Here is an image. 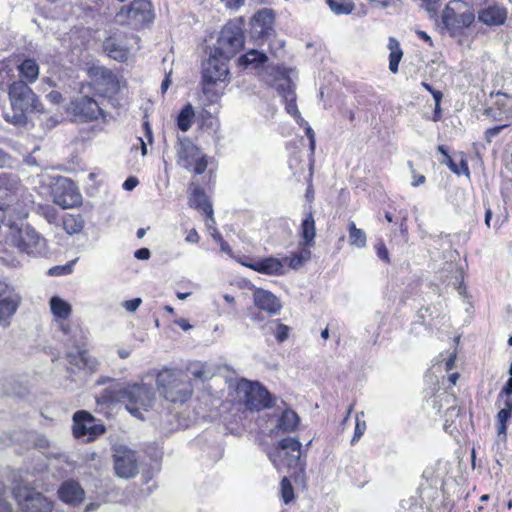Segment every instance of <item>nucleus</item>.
<instances>
[{
  "label": "nucleus",
  "instance_id": "nucleus-39",
  "mask_svg": "<svg viewBox=\"0 0 512 512\" xmlns=\"http://www.w3.org/2000/svg\"><path fill=\"white\" fill-rule=\"evenodd\" d=\"M6 494L5 484L0 480V512H13L12 505L7 500Z\"/></svg>",
  "mask_w": 512,
  "mask_h": 512
},
{
  "label": "nucleus",
  "instance_id": "nucleus-16",
  "mask_svg": "<svg viewBox=\"0 0 512 512\" xmlns=\"http://www.w3.org/2000/svg\"><path fill=\"white\" fill-rule=\"evenodd\" d=\"M54 202L62 208H71L81 202V195L78 193L73 183L64 179L53 191Z\"/></svg>",
  "mask_w": 512,
  "mask_h": 512
},
{
  "label": "nucleus",
  "instance_id": "nucleus-62",
  "mask_svg": "<svg viewBox=\"0 0 512 512\" xmlns=\"http://www.w3.org/2000/svg\"><path fill=\"white\" fill-rule=\"evenodd\" d=\"M426 5H427V10L429 12H433L435 13L436 12V7H435V4L439 1V0H423Z\"/></svg>",
  "mask_w": 512,
  "mask_h": 512
},
{
  "label": "nucleus",
  "instance_id": "nucleus-25",
  "mask_svg": "<svg viewBox=\"0 0 512 512\" xmlns=\"http://www.w3.org/2000/svg\"><path fill=\"white\" fill-rule=\"evenodd\" d=\"M301 245L305 247H313L316 237V226L312 212L310 211L301 223Z\"/></svg>",
  "mask_w": 512,
  "mask_h": 512
},
{
  "label": "nucleus",
  "instance_id": "nucleus-38",
  "mask_svg": "<svg viewBox=\"0 0 512 512\" xmlns=\"http://www.w3.org/2000/svg\"><path fill=\"white\" fill-rule=\"evenodd\" d=\"M280 492L282 500L285 504L290 503L294 499V489L292 487L290 480L287 477H284L281 480Z\"/></svg>",
  "mask_w": 512,
  "mask_h": 512
},
{
  "label": "nucleus",
  "instance_id": "nucleus-40",
  "mask_svg": "<svg viewBox=\"0 0 512 512\" xmlns=\"http://www.w3.org/2000/svg\"><path fill=\"white\" fill-rule=\"evenodd\" d=\"M73 264H74V261H72V262H70V263H68L66 265L54 266V267L49 269L48 274L51 275V276H59V275L70 274L72 272Z\"/></svg>",
  "mask_w": 512,
  "mask_h": 512
},
{
  "label": "nucleus",
  "instance_id": "nucleus-42",
  "mask_svg": "<svg viewBox=\"0 0 512 512\" xmlns=\"http://www.w3.org/2000/svg\"><path fill=\"white\" fill-rule=\"evenodd\" d=\"M366 429V423L365 421H360L359 419V416L356 417V425H355V431H354V436L352 438V441L351 443H355L356 441H358L361 436L364 434V431Z\"/></svg>",
  "mask_w": 512,
  "mask_h": 512
},
{
  "label": "nucleus",
  "instance_id": "nucleus-14",
  "mask_svg": "<svg viewBox=\"0 0 512 512\" xmlns=\"http://www.w3.org/2000/svg\"><path fill=\"white\" fill-rule=\"evenodd\" d=\"M67 112L76 121H92L98 119L102 114L99 104L92 98L81 96L75 98L67 107Z\"/></svg>",
  "mask_w": 512,
  "mask_h": 512
},
{
  "label": "nucleus",
  "instance_id": "nucleus-63",
  "mask_svg": "<svg viewBox=\"0 0 512 512\" xmlns=\"http://www.w3.org/2000/svg\"><path fill=\"white\" fill-rule=\"evenodd\" d=\"M143 125H144L145 131H146V136L148 138V141L151 143L152 142V130H151L150 124L147 121H145L143 123Z\"/></svg>",
  "mask_w": 512,
  "mask_h": 512
},
{
  "label": "nucleus",
  "instance_id": "nucleus-55",
  "mask_svg": "<svg viewBox=\"0 0 512 512\" xmlns=\"http://www.w3.org/2000/svg\"><path fill=\"white\" fill-rule=\"evenodd\" d=\"M174 323L179 326L181 329H183L184 331H188L190 329H192V325L186 320V319H176L174 321Z\"/></svg>",
  "mask_w": 512,
  "mask_h": 512
},
{
  "label": "nucleus",
  "instance_id": "nucleus-57",
  "mask_svg": "<svg viewBox=\"0 0 512 512\" xmlns=\"http://www.w3.org/2000/svg\"><path fill=\"white\" fill-rule=\"evenodd\" d=\"M186 241L190 243H197L199 241V235L195 229L189 232L186 236Z\"/></svg>",
  "mask_w": 512,
  "mask_h": 512
},
{
  "label": "nucleus",
  "instance_id": "nucleus-6",
  "mask_svg": "<svg viewBox=\"0 0 512 512\" xmlns=\"http://www.w3.org/2000/svg\"><path fill=\"white\" fill-rule=\"evenodd\" d=\"M177 164L196 175L205 172L207 168L206 156L188 138H179L176 146Z\"/></svg>",
  "mask_w": 512,
  "mask_h": 512
},
{
  "label": "nucleus",
  "instance_id": "nucleus-52",
  "mask_svg": "<svg viewBox=\"0 0 512 512\" xmlns=\"http://www.w3.org/2000/svg\"><path fill=\"white\" fill-rule=\"evenodd\" d=\"M46 98L53 104H59L62 101V95L58 91L49 92Z\"/></svg>",
  "mask_w": 512,
  "mask_h": 512
},
{
  "label": "nucleus",
  "instance_id": "nucleus-10",
  "mask_svg": "<svg viewBox=\"0 0 512 512\" xmlns=\"http://www.w3.org/2000/svg\"><path fill=\"white\" fill-rule=\"evenodd\" d=\"M267 456L278 471L283 464L287 467H296L301 456V443L295 438L282 439Z\"/></svg>",
  "mask_w": 512,
  "mask_h": 512
},
{
  "label": "nucleus",
  "instance_id": "nucleus-54",
  "mask_svg": "<svg viewBox=\"0 0 512 512\" xmlns=\"http://www.w3.org/2000/svg\"><path fill=\"white\" fill-rule=\"evenodd\" d=\"M442 163L446 164L452 172H454L457 175H460L461 171L459 170L457 164L452 160L451 157H448L447 159L442 161Z\"/></svg>",
  "mask_w": 512,
  "mask_h": 512
},
{
  "label": "nucleus",
  "instance_id": "nucleus-8",
  "mask_svg": "<svg viewBox=\"0 0 512 512\" xmlns=\"http://www.w3.org/2000/svg\"><path fill=\"white\" fill-rule=\"evenodd\" d=\"M153 20L152 5L148 0H133L123 6L115 15V21L121 25L139 26Z\"/></svg>",
  "mask_w": 512,
  "mask_h": 512
},
{
  "label": "nucleus",
  "instance_id": "nucleus-33",
  "mask_svg": "<svg viewBox=\"0 0 512 512\" xmlns=\"http://www.w3.org/2000/svg\"><path fill=\"white\" fill-rule=\"evenodd\" d=\"M349 244L356 248H364L367 244L366 233L356 227L353 221L348 224Z\"/></svg>",
  "mask_w": 512,
  "mask_h": 512
},
{
  "label": "nucleus",
  "instance_id": "nucleus-18",
  "mask_svg": "<svg viewBox=\"0 0 512 512\" xmlns=\"http://www.w3.org/2000/svg\"><path fill=\"white\" fill-rule=\"evenodd\" d=\"M274 14L272 10L264 8L259 10L251 19V35L260 39L270 34L273 28Z\"/></svg>",
  "mask_w": 512,
  "mask_h": 512
},
{
  "label": "nucleus",
  "instance_id": "nucleus-12",
  "mask_svg": "<svg viewBox=\"0 0 512 512\" xmlns=\"http://www.w3.org/2000/svg\"><path fill=\"white\" fill-rule=\"evenodd\" d=\"M105 427L85 410L77 411L73 416V434L78 439L93 441L103 434Z\"/></svg>",
  "mask_w": 512,
  "mask_h": 512
},
{
  "label": "nucleus",
  "instance_id": "nucleus-34",
  "mask_svg": "<svg viewBox=\"0 0 512 512\" xmlns=\"http://www.w3.org/2000/svg\"><path fill=\"white\" fill-rule=\"evenodd\" d=\"M195 117L194 108L191 104L185 105L177 116V126L183 132L190 129Z\"/></svg>",
  "mask_w": 512,
  "mask_h": 512
},
{
  "label": "nucleus",
  "instance_id": "nucleus-20",
  "mask_svg": "<svg viewBox=\"0 0 512 512\" xmlns=\"http://www.w3.org/2000/svg\"><path fill=\"white\" fill-rule=\"evenodd\" d=\"M241 264L258 273L269 276H279L285 273L283 261L275 257H267L250 262H241Z\"/></svg>",
  "mask_w": 512,
  "mask_h": 512
},
{
  "label": "nucleus",
  "instance_id": "nucleus-59",
  "mask_svg": "<svg viewBox=\"0 0 512 512\" xmlns=\"http://www.w3.org/2000/svg\"><path fill=\"white\" fill-rule=\"evenodd\" d=\"M219 243L221 247V251L227 254H231L232 250L229 246V244L223 240L222 236H219Z\"/></svg>",
  "mask_w": 512,
  "mask_h": 512
},
{
  "label": "nucleus",
  "instance_id": "nucleus-46",
  "mask_svg": "<svg viewBox=\"0 0 512 512\" xmlns=\"http://www.w3.org/2000/svg\"><path fill=\"white\" fill-rule=\"evenodd\" d=\"M44 216L49 223L56 224L58 222V213L54 207H47L44 210Z\"/></svg>",
  "mask_w": 512,
  "mask_h": 512
},
{
  "label": "nucleus",
  "instance_id": "nucleus-2",
  "mask_svg": "<svg viewBox=\"0 0 512 512\" xmlns=\"http://www.w3.org/2000/svg\"><path fill=\"white\" fill-rule=\"evenodd\" d=\"M156 384L163 397L172 403H184L193 393L189 376L179 369H162L157 374Z\"/></svg>",
  "mask_w": 512,
  "mask_h": 512
},
{
  "label": "nucleus",
  "instance_id": "nucleus-32",
  "mask_svg": "<svg viewBox=\"0 0 512 512\" xmlns=\"http://www.w3.org/2000/svg\"><path fill=\"white\" fill-rule=\"evenodd\" d=\"M62 226L68 234L73 235L83 229L84 221L80 214H65L62 218Z\"/></svg>",
  "mask_w": 512,
  "mask_h": 512
},
{
  "label": "nucleus",
  "instance_id": "nucleus-56",
  "mask_svg": "<svg viewBox=\"0 0 512 512\" xmlns=\"http://www.w3.org/2000/svg\"><path fill=\"white\" fill-rule=\"evenodd\" d=\"M297 255L305 263L311 258V251L303 246L302 250L297 253Z\"/></svg>",
  "mask_w": 512,
  "mask_h": 512
},
{
  "label": "nucleus",
  "instance_id": "nucleus-51",
  "mask_svg": "<svg viewBox=\"0 0 512 512\" xmlns=\"http://www.w3.org/2000/svg\"><path fill=\"white\" fill-rule=\"evenodd\" d=\"M192 375L200 380H206L211 377V374L204 370V368L194 369Z\"/></svg>",
  "mask_w": 512,
  "mask_h": 512
},
{
  "label": "nucleus",
  "instance_id": "nucleus-36",
  "mask_svg": "<svg viewBox=\"0 0 512 512\" xmlns=\"http://www.w3.org/2000/svg\"><path fill=\"white\" fill-rule=\"evenodd\" d=\"M331 11L335 14H350L355 5L351 0H326Z\"/></svg>",
  "mask_w": 512,
  "mask_h": 512
},
{
  "label": "nucleus",
  "instance_id": "nucleus-27",
  "mask_svg": "<svg viewBox=\"0 0 512 512\" xmlns=\"http://www.w3.org/2000/svg\"><path fill=\"white\" fill-rule=\"evenodd\" d=\"M19 302L16 297H6L0 300V325L6 327L10 324V319L15 314Z\"/></svg>",
  "mask_w": 512,
  "mask_h": 512
},
{
  "label": "nucleus",
  "instance_id": "nucleus-11",
  "mask_svg": "<svg viewBox=\"0 0 512 512\" xmlns=\"http://www.w3.org/2000/svg\"><path fill=\"white\" fill-rule=\"evenodd\" d=\"M13 495L24 512H53V502L34 489L18 486L14 488Z\"/></svg>",
  "mask_w": 512,
  "mask_h": 512
},
{
  "label": "nucleus",
  "instance_id": "nucleus-13",
  "mask_svg": "<svg viewBox=\"0 0 512 512\" xmlns=\"http://www.w3.org/2000/svg\"><path fill=\"white\" fill-rule=\"evenodd\" d=\"M113 450L116 475L124 479L136 476L138 473V465L135 452L123 445L114 446Z\"/></svg>",
  "mask_w": 512,
  "mask_h": 512
},
{
  "label": "nucleus",
  "instance_id": "nucleus-58",
  "mask_svg": "<svg viewBox=\"0 0 512 512\" xmlns=\"http://www.w3.org/2000/svg\"><path fill=\"white\" fill-rule=\"evenodd\" d=\"M170 76H171V72L166 74L165 79L161 83V91H162V93H165L168 90V88H169V86L171 84Z\"/></svg>",
  "mask_w": 512,
  "mask_h": 512
},
{
  "label": "nucleus",
  "instance_id": "nucleus-30",
  "mask_svg": "<svg viewBox=\"0 0 512 512\" xmlns=\"http://www.w3.org/2000/svg\"><path fill=\"white\" fill-rule=\"evenodd\" d=\"M50 308L53 315L62 320L68 319L72 313L71 305L57 296L50 299Z\"/></svg>",
  "mask_w": 512,
  "mask_h": 512
},
{
  "label": "nucleus",
  "instance_id": "nucleus-44",
  "mask_svg": "<svg viewBox=\"0 0 512 512\" xmlns=\"http://www.w3.org/2000/svg\"><path fill=\"white\" fill-rule=\"evenodd\" d=\"M141 303H142L141 298H134V299H131V300L124 301L123 302V307L128 312H134V311H136L138 309V307L141 305Z\"/></svg>",
  "mask_w": 512,
  "mask_h": 512
},
{
  "label": "nucleus",
  "instance_id": "nucleus-47",
  "mask_svg": "<svg viewBox=\"0 0 512 512\" xmlns=\"http://www.w3.org/2000/svg\"><path fill=\"white\" fill-rule=\"evenodd\" d=\"M508 127V124L495 126L486 131L485 136L488 142H491L494 137H496L504 128Z\"/></svg>",
  "mask_w": 512,
  "mask_h": 512
},
{
  "label": "nucleus",
  "instance_id": "nucleus-28",
  "mask_svg": "<svg viewBox=\"0 0 512 512\" xmlns=\"http://www.w3.org/2000/svg\"><path fill=\"white\" fill-rule=\"evenodd\" d=\"M268 60L265 53L258 50H249L245 55L241 56L238 60L239 65L244 68L258 69L261 65Z\"/></svg>",
  "mask_w": 512,
  "mask_h": 512
},
{
  "label": "nucleus",
  "instance_id": "nucleus-1",
  "mask_svg": "<svg viewBox=\"0 0 512 512\" xmlns=\"http://www.w3.org/2000/svg\"><path fill=\"white\" fill-rule=\"evenodd\" d=\"M8 94L11 108L9 111H5L4 118L9 123L18 126L25 125L29 113L41 110L38 97L22 80L11 83Z\"/></svg>",
  "mask_w": 512,
  "mask_h": 512
},
{
  "label": "nucleus",
  "instance_id": "nucleus-21",
  "mask_svg": "<svg viewBox=\"0 0 512 512\" xmlns=\"http://www.w3.org/2000/svg\"><path fill=\"white\" fill-rule=\"evenodd\" d=\"M58 495L63 502L77 505L84 500L85 492L77 481L67 480L61 484Z\"/></svg>",
  "mask_w": 512,
  "mask_h": 512
},
{
  "label": "nucleus",
  "instance_id": "nucleus-45",
  "mask_svg": "<svg viewBox=\"0 0 512 512\" xmlns=\"http://www.w3.org/2000/svg\"><path fill=\"white\" fill-rule=\"evenodd\" d=\"M498 397H505V399L512 398V377L509 376Z\"/></svg>",
  "mask_w": 512,
  "mask_h": 512
},
{
  "label": "nucleus",
  "instance_id": "nucleus-23",
  "mask_svg": "<svg viewBox=\"0 0 512 512\" xmlns=\"http://www.w3.org/2000/svg\"><path fill=\"white\" fill-rule=\"evenodd\" d=\"M507 18V11L504 7L499 5L489 6L485 9H482L478 13V19L480 22L492 26V25H501Z\"/></svg>",
  "mask_w": 512,
  "mask_h": 512
},
{
  "label": "nucleus",
  "instance_id": "nucleus-26",
  "mask_svg": "<svg viewBox=\"0 0 512 512\" xmlns=\"http://www.w3.org/2000/svg\"><path fill=\"white\" fill-rule=\"evenodd\" d=\"M512 416V398L504 399L503 407L500 409L496 416L497 421V433L498 436H502L503 440H506L507 434V421Z\"/></svg>",
  "mask_w": 512,
  "mask_h": 512
},
{
  "label": "nucleus",
  "instance_id": "nucleus-5",
  "mask_svg": "<svg viewBox=\"0 0 512 512\" xmlns=\"http://www.w3.org/2000/svg\"><path fill=\"white\" fill-rule=\"evenodd\" d=\"M244 45L240 19L228 22L221 30L214 51L224 59L232 58Z\"/></svg>",
  "mask_w": 512,
  "mask_h": 512
},
{
  "label": "nucleus",
  "instance_id": "nucleus-22",
  "mask_svg": "<svg viewBox=\"0 0 512 512\" xmlns=\"http://www.w3.org/2000/svg\"><path fill=\"white\" fill-rule=\"evenodd\" d=\"M190 186L192 188V194L189 198L190 206L201 210L210 218V221L214 223L212 205L206 194L194 181L191 182Z\"/></svg>",
  "mask_w": 512,
  "mask_h": 512
},
{
  "label": "nucleus",
  "instance_id": "nucleus-24",
  "mask_svg": "<svg viewBox=\"0 0 512 512\" xmlns=\"http://www.w3.org/2000/svg\"><path fill=\"white\" fill-rule=\"evenodd\" d=\"M103 47L107 55L117 61H124L128 57V47L122 44L117 37L106 39Z\"/></svg>",
  "mask_w": 512,
  "mask_h": 512
},
{
  "label": "nucleus",
  "instance_id": "nucleus-53",
  "mask_svg": "<svg viewBox=\"0 0 512 512\" xmlns=\"http://www.w3.org/2000/svg\"><path fill=\"white\" fill-rule=\"evenodd\" d=\"M150 250L148 248H141L136 250L135 257L139 260H148L150 258Z\"/></svg>",
  "mask_w": 512,
  "mask_h": 512
},
{
  "label": "nucleus",
  "instance_id": "nucleus-61",
  "mask_svg": "<svg viewBox=\"0 0 512 512\" xmlns=\"http://www.w3.org/2000/svg\"><path fill=\"white\" fill-rule=\"evenodd\" d=\"M24 161L28 166H39L37 159L32 154L26 156Z\"/></svg>",
  "mask_w": 512,
  "mask_h": 512
},
{
  "label": "nucleus",
  "instance_id": "nucleus-64",
  "mask_svg": "<svg viewBox=\"0 0 512 512\" xmlns=\"http://www.w3.org/2000/svg\"><path fill=\"white\" fill-rule=\"evenodd\" d=\"M418 35H419V37H420L421 39H423L425 42H427L430 46H432V45H433V44H432V40H431L430 36H429L426 32H424V31H419V32H418Z\"/></svg>",
  "mask_w": 512,
  "mask_h": 512
},
{
  "label": "nucleus",
  "instance_id": "nucleus-9",
  "mask_svg": "<svg viewBox=\"0 0 512 512\" xmlns=\"http://www.w3.org/2000/svg\"><path fill=\"white\" fill-rule=\"evenodd\" d=\"M442 20L448 29L458 30L470 26L475 14L465 1L451 0L443 11Z\"/></svg>",
  "mask_w": 512,
  "mask_h": 512
},
{
  "label": "nucleus",
  "instance_id": "nucleus-50",
  "mask_svg": "<svg viewBox=\"0 0 512 512\" xmlns=\"http://www.w3.org/2000/svg\"><path fill=\"white\" fill-rule=\"evenodd\" d=\"M139 181L136 177H128L124 183H123V188L127 191H130V190H133L137 185H138Z\"/></svg>",
  "mask_w": 512,
  "mask_h": 512
},
{
  "label": "nucleus",
  "instance_id": "nucleus-29",
  "mask_svg": "<svg viewBox=\"0 0 512 512\" xmlns=\"http://www.w3.org/2000/svg\"><path fill=\"white\" fill-rule=\"evenodd\" d=\"M299 420L296 412L286 409L278 420L277 428L283 432H293L297 428Z\"/></svg>",
  "mask_w": 512,
  "mask_h": 512
},
{
  "label": "nucleus",
  "instance_id": "nucleus-15",
  "mask_svg": "<svg viewBox=\"0 0 512 512\" xmlns=\"http://www.w3.org/2000/svg\"><path fill=\"white\" fill-rule=\"evenodd\" d=\"M67 362V371L74 382L81 381L82 374L94 371L98 365L97 360L91 357L85 350L69 353L67 355Z\"/></svg>",
  "mask_w": 512,
  "mask_h": 512
},
{
  "label": "nucleus",
  "instance_id": "nucleus-17",
  "mask_svg": "<svg viewBox=\"0 0 512 512\" xmlns=\"http://www.w3.org/2000/svg\"><path fill=\"white\" fill-rule=\"evenodd\" d=\"M228 60L229 59H224L214 52L203 68L204 80L208 83L224 81L229 72L227 66Z\"/></svg>",
  "mask_w": 512,
  "mask_h": 512
},
{
  "label": "nucleus",
  "instance_id": "nucleus-41",
  "mask_svg": "<svg viewBox=\"0 0 512 512\" xmlns=\"http://www.w3.org/2000/svg\"><path fill=\"white\" fill-rule=\"evenodd\" d=\"M281 260L283 261V266L285 265V263H287L290 268L295 269V270L299 269L304 264V262L300 259V257L297 255V253L293 254L290 257H284Z\"/></svg>",
  "mask_w": 512,
  "mask_h": 512
},
{
  "label": "nucleus",
  "instance_id": "nucleus-7",
  "mask_svg": "<svg viewBox=\"0 0 512 512\" xmlns=\"http://www.w3.org/2000/svg\"><path fill=\"white\" fill-rule=\"evenodd\" d=\"M237 393L246 408L251 411H260L269 408L272 404L268 390L257 382L240 381L237 385Z\"/></svg>",
  "mask_w": 512,
  "mask_h": 512
},
{
  "label": "nucleus",
  "instance_id": "nucleus-19",
  "mask_svg": "<svg viewBox=\"0 0 512 512\" xmlns=\"http://www.w3.org/2000/svg\"><path fill=\"white\" fill-rule=\"evenodd\" d=\"M252 296L255 307L269 315H276L282 309V304L279 298L269 290L255 288Z\"/></svg>",
  "mask_w": 512,
  "mask_h": 512
},
{
  "label": "nucleus",
  "instance_id": "nucleus-48",
  "mask_svg": "<svg viewBox=\"0 0 512 512\" xmlns=\"http://www.w3.org/2000/svg\"><path fill=\"white\" fill-rule=\"evenodd\" d=\"M408 165H409V168H410V170H411V172L413 174V178H414V180L411 183L412 186L413 187H418V186L422 185L425 182V180H426L425 176L424 175H417L416 174L415 170L413 169L412 162H408Z\"/></svg>",
  "mask_w": 512,
  "mask_h": 512
},
{
  "label": "nucleus",
  "instance_id": "nucleus-35",
  "mask_svg": "<svg viewBox=\"0 0 512 512\" xmlns=\"http://www.w3.org/2000/svg\"><path fill=\"white\" fill-rule=\"evenodd\" d=\"M388 47L391 50L389 55V69L392 73H396L398 71V65L403 53L399 47L398 41L393 38L389 39Z\"/></svg>",
  "mask_w": 512,
  "mask_h": 512
},
{
  "label": "nucleus",
  "instance_id": "nucleus-4",
  "mask_svg": "<svg viewBox=\"0 0 512 512\" xmlns=\"http://www.w3.org/2000/svg\"><path fill=\"white\" fill-rule=\"evenodd\" d=\"M262 78L283 97L287 112L292 116H299L296 95L290 77L280 68L270 67L265 70Z\"/></svg>",
  "mask_w": 512,
  "mask_h": 512
},
{
  "label": "nucleus",
  "instance_id": "nucleus-49",
  "mask_svg": "<svg viewBox=\"0 0 512 512\" xmlns=\"http://www.w3.org/2000/svg\"><path fill=\"white\" fill-rule=\"evenodd\" d=\"M377 256H378L381 260H383V261H385V262H389V260H390V259H389V253H388V250H387V248H386V246H385V244H384V243H380V244L378 245V247H377Z\"/></svg>",
  "mask_w": 512,
  "mask_h": 512
},
{
  "label": "nucleus",
  "instance_id": "nucleus-3",
  "mask_svg": "<svg viewBox=\"0 0 512 512\" xmlns=\"http://www.w3.org/2000/svg\"><path fill=\"white\" fill-rule=\"evenodd\" d=\"M112 399L125 404L126 409L136 418L143 419V412L154 406V388L149 384H133L114 390Z\"/></svg>",
  "mask_w": 512,
  "mask_h": 512
},
{
  "label": "nucleus",
  "instance_id": "nucleus-43",
  "mask_svg": "<svg viewBox=\"0 0 512 512\" xmlns=\"http://www.w3.org/2000/svg\"><path fill=\"white\" fill-rule=\"evenodd\" d=\"M509 100V96L507 94H502V93H497L496 94V101H495V105L498 106V109L501 111V112H504L506 113L508 111V108H507V102Z\"/></svg>",
  "mask_w": 512,
  "mask_h": 512
},
{
  "label": "nucleus",
  "instance_id": "nucleus-60",
  "mask_svg": "<svg viewBox=\"0 0 512 512\" xmlns=\"http://www.w3.org/2000/svg\"><path fill=\"white\" fill-rule=\"evenodd\" d=\"M306 134L309 137L310 140V148L311 150H314L315 148V139H314V132L310 126L306 128Z\"/></svg>",
  "mask_w": 512,
  "mask_h": 512
},
{
  "label": "nucleus",
  "instance_id": "nucleus-37",
  "mask_svg": "<svg viewBox=\"0 0 512 512\" xmlns=\"http://www.w3.org/2000/svg\"><path fill=\"white\" fill-rule=\"evenodd\" d=\"M269 333H273L279 342H284L289 336V327L282 323L272 321L265 326Z\"/></svg>",
  "mask_w": 512,
  "mask_h": 512
},
{
  "label": "nucleus",
  "instance_id": "nucleus-31",
  "mask_svg": "<svg viewBox=\"0 0 512 512\" xmlns=\"http://www.w3.org/2000/svg\"><path fill=\"white\" fill-rule=\"evenodd\" d=\"M18 70L20 76L29 83L35 82L39 76V67L33 59L24 60Z\"/></svg>",
  "mask_w": 512,
  "mask_h": 512
}]
</instances>
